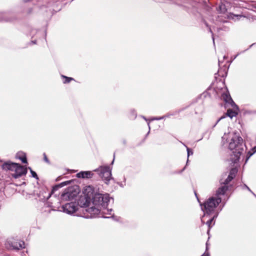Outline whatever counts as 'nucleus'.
Here are the masks:
<instances>
[{"label":"nucleus","instance_id":"f257e3e1","mask_svg":"<svg viewBox=\"0 0 256 256\" xmlns=\"http://www.w3.org/2000/svg\"><path fill=\"white\" fill-rule=\"evenodd\" d=\"M229 148L233 150V154L231 155L230 158L231 161L234 164L238 162L244 150L242 138L240 136H234L229 144Z\"/></svg>","mask_w":256,"mask_h":256},{"label":"nucleus","instance_id":"f03ea898","mask_svg":"<svg viewBox=\"0 0 256 256\" xmlns=\"http://www.w3.org/2000/svg\"><path fill=\"white\" fill-rule=\"evenodd\" d=\"M2 168L5 170L14 171V172L12 174V176L15 178H18L27 173L26 168L24 166L10 162L4 163L2 165Z\"/></svg>","mask_w":256,"mask_h":256},{"label":"nucleus","instance_id":"7ed1b4c3","mask_svg":"<svg viewBox=\"0 0 256 256\" xmlns=\"http://www.w3.org/2000/svg\"><path fill=\"white\" fill-rule=\"evenodd\" d=\"M92 190L91 186H87L84 190V195L80 196L78 202V206L79 207L80 213L82 214V208H88L91 202V194L90 192Z\"/></svg>","mask_w":256,"mask_h":256},{"label":"nucleus","instance_id":"20e7f679","mask_svg":"<svg viewBox=\"0 0 256 256\" xmlns=\"http://www.w3.org/2000/svg\"><path fill=\"white\" fill-rule=\"evenodd\" d=\"M90 194H91V200H92L93 204L102 206L104 208H106L108 202L110 201V198L108 195H104L96 193L94 194L93 189L90 192Z\"/></svg>","mask_w":256,"mask_h":256},{"label":"nucleus","instance_id":"39448f33","mask_svg":"<svg viewBox=\"0 0 256 256\" xmlns=\"http://www.w3.org/2000/svg\"><path fill=\"white\" fill-rule=\"evenodd\" d=\"M222 202L221 198H210L204 204V212L206 214H210L213 212L215 208Z\"/></svg>","mask_w":256,"mask_h":256},{"label":"nucleus","instance_id":"423d86ee","mask_svg":"<svg viewBox=\"0 0 256 256\" xmlns=\"http://www.w3.org/2000/svg\"><path fill=\"white\" fill-rule=\"evenodd\" d=\"M100 206L94 205V206H92L88 208H82V214H77L86 218H90L98 215L100 213Z\"/></svg>","mask_w":256,"mask_h":256},{"label":"nucleus","instance_id":"0eeeda50","mask_svg":"<svg viewBox=\"0 0 256 256\" xmlns=\"http://www.w3.org/2000/svg\"><path fill=\"white\" fill-rule=\"evenodd\" d=\"M96 171L100 172V176L105 183L108 184V182L112 178L111 170L108 166H100Z\"/></svg>","mask_w":256,"mask_h":256},{"label":"nucleus","instance_id":"6e6552de","mask_svg":"<svg viewBox=\"0 0 256 256\" xmlns=\"http://www.w3.org/2000/svg\"><path fill=\"white\" fill-rule=\"evenodd\" d=\"M62 208L64 212L68 214H72L74 212L80 213L79 207L76 202H72L66 204L62 206Z\"/></svg>","mask_w":256,"mask_h":256},{"label":"nucleus","instance_id":"1a4fd4ad","mask_svg":"<svg viewBox=\"0 0 256 256\" xmlns=\"http://www.w3.org/2000/svg\"><path fill=\"white\" fill-rule=\"evenodd\" d=\"M94 174L92 172L90 171H85V172H80L76 174V176L78 178H90Z\"/></svg>","mask_w":256,"mask_h":256},{"label":"nucleus","instance_id":"9d476101","mask_svg":"<svg viewBox=\"0 0 256 256\" xmlns=\"http://www.w3.org/2000/svg\"><path fill=\"white\" fill-rule=\"evenodd\" d=\"M228 190V186L226 185H224L220 187L218 190L216 192V198H220L221 196L224 195L226 192Z\"/></svg>","mask_w":256,"mask_h":256},{"label":"nucleus","instance_id":"9b49d317","mask_svg":"<svg viewBox=\"0 0 256 256\" xmlns=\"http://www.w3.org/2000/svg\"><path fill=\"white\" fill-rule=\"evenodd\" d=\"M72 188H69L68 190V192L63 193L61 196V198L63 200H70L71 198H72L75 195L74 194H71V192H72Z\"/></svg>","mask_w":256,"mask_h":256},{"label":"nucleus","instance_id":"f8f14e48","mask_svg":"<svg viewBox=\"0 0 256 256\" xmlns=\"http://www.w3.org/2000/svg\"><path fill=\"white\" fill-rule=\"evenodd\" d=\"M222 98L223 100L227 103H232L234 104V102H233L232 100V99L230 95L228 94H223L222 96Z\"/></svg>","mask_w":256,"mask_h":256},{"label":"nucleus","instance_id":"ddd939ff","mask_svg":"<svg viewBox=\"0 0 256 256\" xmlns=\"http://www.w3.org/2000/svg\"><path fill=\"white\" fill-rule=\"evenodd\" d=\"M226 114L228 116H229L232 118L233 117L236 116L238 114V112L236 110L228 109L227 110Z\"/></svg>","mask_w":256,"mask_h":256},{"label":"nucleus","instance_id":"4468645a","mask_svg":"<svg viewBox=\"0 0 256 256\" xmlns=\"http://www.w3.org/2000/svg\"><path fill=\"white\" fill-rule=\"evenodd\" d=\"M216 217V215H214L206 222V224L208 226V229H210L212 227V226L214 224V219Z\"/></svg>","mask_w":256,"mask_h":256},{"label":"nucleus","instance_id":"2eb2a0df","mask_svg":"<svg viewBox=\"0 0 256 256\" xmlns=\"http://www.w3.org/2000/svg\"><path fill=\"white\" fill-rule=\"evenodd\" d=\"M232 176H228V178L223 182L222 180H220V182L221 184H224L226 186L232 180H233Z\"/></svg>","mask_w":256,"mask_h":256},{"label":"nucleus","instance_id":"dca6fc26","mask_svg":"<svg viewBox=\"0 0 256 256\" xmlns=\"http://www.w3.org/2000/svg\"><path fill=\"white\" fill-rule=\"evenodd\" d=\"M237 172L238 170L236 168H232L228 176H232V178H234L236 176Z\"/></svg>","mask_w":256,"mask_h":256},{"label":"nucleus","instance_id":"f3484780","mask_svg":"<svg viewBox=\"0 0 256 256\" xmlns=\"http://www.w3.org/2000/svg\"><path fill=\"white\" fill-rule=\"evenodd\" d=\"M70 183V182L69 181H66V182H63L62 183H61L60 185H57V186H56L54 188V190H57L60 187H62L64 186H65L66 184H69Z\"/></svg>","mask_w":256,"mask_h":256},{"label":"nucleus","instance_id":"a211bd4d","mask_svg":"<svg viewBox=\"0 0 256 256\" xmlns=\"http://www.w3.org/2000/svg\"><path fill=\"white\" fill-rule=\"evenodd\" d=\"M63 77L65 78V80L64 82V83H68L71 80H74L73 78L67 77L66 76H63Z\"/></svg>","mask_w":256,"mask_h":256},{"label":"nucleus","instance_id":"6ab92c4d","mask_svg":"<svg viewBox=\"0 0 256 256\" xmlns=\"http://www.w3.org/2000/svg\"><path fill=\"white\" fill-rule=\"evenodd\" d=\"M29 169L30 170L32 177L36 178V179H38V178L36 173L35 172L33 171L30 168H29Z\"/></svg>","mask_w":256,"mask_h":256},{"label":"nucleus","instance_id":"aec40b11","mask_svg":"<svg viewBox=\"0 0 256 256\" xmlns=\"http://www.w3.org/2000/svg\"><path fill=\"white\" fill-rule=\"evenodd\" d=\"M19 158L22 160L23 163H27V160L26 156L25 155H23L22 156H20Z\"/></svg>","mask_w":256,"mask_h":256},{"label":"nucleus","instance_id":"412c9836","mask_svg":"<svg viewBox=\"0 0 256 256\" xmlns=\"http://www.w3.org/2000/svg\"><path fill=\"white\" fill-rule=\"evenodd\" d=\"M187 152H188V157L190 154H193V152L192 150H191L190 148H186Z\"/></svg>","mask_w":256,"mask_h":256},{"label":"nucleus","instance_id":"4be33fe9","mask_svg":"<svg viewBox=\"0 0 256 256\" xmlns=\"http://www.w3.org/2000/svg\"><path fill=\"white\" fill-rule=\"evenodd\" d=\"M24 242H20L19 243V248H18V249L22 248H24Z\"/></svg>","mask_w":256,"mask_h":256},{"label":"nucleus","instance_id":"5701e85b","mask_svg":"<svg viewBox=\"0 0 256 256\" xmlns=\"http://www.w3.org/2000/svg\"><path fill=\"white\" fill-rule=\"evenodd\" d=\"M43 155H44V160L46 162H47V163H48V164H50V161H49V160H48V158H47V156H46V154L45 153H44V154H43Z\"/></svg>","mask_w":256,"mask_h":256},{"label":"nucleus","instance_id":"b1692460","mask_svg":"<svg viewBox=\"0 0 256 256\" xmlns=\"http://www.w3.org/2000/svg\"><path fill=\"white\" fill-rule=\"evenodd\" d=\"M252 150H254L253 152L252 153H250V152H248V154H250V156H251L255 152H256V147H254L253 149H252Z\"/></svg>","mask_w":256,"mask_h":256},{"label":"nucleus","instance_id":"393cba45","mask_svg":"<svg viewBox=\"0 0 256 256\" xmlns=\"http://www.w3.org/2000/svg\"><path fill=\"white\" fill-rule=\"evenodd\" d=\"M222 6H220V9L221 12L224 13L225 12V9L224 8H222Z\"/></svg>","mask_w":256,"mask_h":256},{"label":"nucleus","instance_id":"a878e982","mask_svg":"<svg viewBox=\"0 0 256 256\" xmlns=\"http://www.w3.org/2000/svg\"><path fill=\"white\" fill-rule=\"evenodd\" d=\"M224 118V116H222V117H221V118H220L218 120L217 122H218L220 120H221V119H222V118Z\"/></svg>","mask_w":256,"mask_h":256},{"label":"nucleus","instance_id":"bb28decb","mask_svg":"<svg viewBox=\"0 0 256 256\" xmlns=\"http://www.w3.org/2000/svg\"><path fill=\"white\" fill-rule=\"evenodd\" d=\"M29 0H24V1L25 2H27L29 1Z\"/></svg>","mask_w":256,"mask_h":256}]
</instances>
